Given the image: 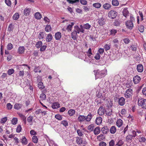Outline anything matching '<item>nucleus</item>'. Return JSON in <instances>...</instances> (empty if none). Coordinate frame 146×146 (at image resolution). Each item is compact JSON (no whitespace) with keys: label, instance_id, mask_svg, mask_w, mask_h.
<instances>
[{"label":"nucleus","instance_id":"obj_57","mask_svg":"<svg viewBox=\"0 0 146 146\" xmlns=\"http://www.w3.org/2000/svg\"><path fill=\"white\" fill-rule=\"evenodd\" d=\"M21 129L22 127L21 125H19L17 127L16 129V131L18 133H19L21 131Z\"/></svg>","mask_w":146,"mask_h":146},{"label":"nucleus","instance_id":"obj_50","mask_svg":"<svg viewBox=\"0 0 146 146\" xmlns=\"http://www.w3.org/2000/svg\"><path fill=\"white\" fill-rule=\"evenodd\" d=\"M91 27V25L90 24L87 23L84 25L83 27L86 29H89Z\"/></svg>","mask_w":146,"mask_h":146},{"label":"nucleus","instance_id":"obj_48","mask_svg":"<svg viewBox=\"0 0 146 146\" xmlns=\"http://www.w3.org/2000/svg\"><path fill=\"white\" fill-rule=\"evenodd\" d=\"M13 44L10 43H9L7 46V48L8 50H11L13 48Z\"/></svg>","mask_w":146,"mask_h":146},{"label":"nucleus","instance_id":"obj_41","mask_svg":"<svg viewBox=\"0 0 146 146\" xmlns=\"http://www.w3.org/2000/svg\"><path fill=\"white\" fill-rule=\"evenodd\" d=\"M138 29L139 31L141 33L143 32L144 30V26L142 25H140L138 26Z\"/></svg>","mask_w":146,"mask_h":146},{"label":"nucleus","instance_id":"obj_31","mask_svg":"<svg viewBox=\"0 0 146 146\" xmlns=\"http://www.w3.org/2000/svg\"><path fill=\"white\" fill-rule=\"evenodd\" d=\"M92 5L94 7L96 8L99 9L101 7L102 4L101 3L98 2L93 3Z\"/></svg>","mask_w":146,"mask_h":146},{"label":"nucleus","instance_id":"obj_47","mask_svg":"<svg viewBox=\"0 0 146 146\" xmlns=\"http://www.w3.org/2000/svg\"><path fill=\"white\" fill-rule=\"evenodd\" d=\"M40 98L42 100H44L46 99V96L44 94L42 93L40 95Z\"/></svg>","mask_w":146,"mask_h":146},{"label":"nucleus","instance_id":"obj_52","mask_svg":"<svg viewBox=\"0 0 146 146\" xmlns=\"http://www.w3.org/2000/svg\"><path fill=\"white\" fill-rule=\"evenodd\" d=\"M77 132L78 135L80 136L81 137L83 135V134L82 131L80 129L77 130Z\"/></svg>","mask_w":146,"mask_h":146},{"label":"nucleus","instance_id":"obj_63","mask_svg":"<svg viewBox=\"0 0 146 146\" xmlns=\"http://www.w3.org/2000/svg\"><path fill=\"white\" fill-rule=\"evenodd\" d=\"M130 48H131V49L132 51H135L137 50V48L136 46L134 45H132L131 46Z\"/></svg>","mask_w":146,"mask_h":146},{"label":"nucleus","instance_id":"obj_3","mask_svg":"<svg viewBox=\"0 0 146 146\" xmlns=\"http://www.w3.org/2000/svg\"><path fill=\"white\" fill-rule=\"evenodd\" d=\"M138 104L143 109H146V99L141 98L138 101Z\"/></svg>","mask_w":146,"mask_h":146},{"label":"nucleus","instance_id":"obj_36","mask_svg":"<svg viewBox=\"0 0 146 146\" xmlns=\"http://www.w3.org/2000/svg\"><path fill=\"white\" fill-rule=\"evenodd\" d=\"M21 142L24 145H26L28 141L25 137H23L21 139Z\"/></svg>","mask_w":146,"mask_h":146},{"label":"nucleus","instance_id":"obj_58","mask_svg":"<svg viewBox=\"0 0 146 146\" xmlns=\"http://www.w3.org/2000/svg\"><path fill=\"white\" fill-rule=\"evenodd\" d=\"M104 48L105 50L106 51L109 50L110 49V45L106 44L105 45Z\"/></svg>","mask_w":146,"mask_h":146},{"label":"nucleus","instance_id":"obj_2","mask_svg":"<svg viewBox=\"0 0 146 146\" xmlns=\"http://www.w3.org/2000/svg\"><path fill=\"white\" fill-rule=\"evenodd\" d=\"M80 30L79 27L78 25H76L74 27V29L71 33V37L74 40L77 39L78 37V33H80Z\"/></svg>","mask_w":146,"mask_h":146},{"label":"nucleus","instance_id":"obj_54","mask_svg":"<svg viewBox=\"0 0 146 146\" xmlns=\"http://www.w3.org/2000/svg\"><path fill=\"white\" fill-rule=\"evenodd\" d=\"M5 2L6 4L8 6H11V2L10 0H5Z\"/></svg>","mask_w":146,"mask_h":146},{"label":"nucleus","instance_id":"obj_20","mask_svg":"<svg viewBox=\"0 0 146 146\" xmlns=\"http://www.w3.org/2000/svg\"><path fill=\"white\" fill-rule=\"evenodd\" d=\"M25 50V48L23 46H20L18 49V52L19 54H23Z\"/></svg>","mask_w":146,"mask_h":146},{"label":"nucleus","instance_id":"obj_22","mask_svg":"<svg viewBox=\"0 0 146 146\" xmlns=\"http://www.w3.org/2000/svg\"><path fill=\"white\" fill-rule=\"evenodd\" d=\"M76 111L74 110L71 109L69 110L68 112V114L70 116H72L74 115Z\"/></svg>","mask_w":146,"mask_h":146},{"label":"nucleus","instance_id":"obj_59","mask_svg":"<svg viewBox=\"0 0 146 146\" xmlns=\"http://www.w3.org/2000/svg\"><path fill=\"white\" fill-rule=\"evenodd\" d=\"M83 8L85 12L89 11L90 9V7L87 6H83Z\"/></svg>","mask_w":146,"mask_h":146},{"label":"nucleus","instance_id":"obj_49","mask_svg":"<svg viewBox=\"0 0 146 146\" xmlns=\"http://www.w3.org/2000/svg\"><path fill=\"white\" fill-rule=\"evenodd\" d=\"M14 72V70L12 68L9 69L7 71V73L9 75H10Z\"/></svg>","mask_w":146,"mask_h":146},{"label":"nucleus","instance_id":"obj_19","mask_svg":"<svg viewBox=\"0 0 146 146\" xmlns=\"http://www.w3.org/2000/svg\"><path fill=\"white\" fill-rule=\"evenodd\" d=\"M113 105L112 102L110 100H106V106L108 108H111Z\"/></svg>","mask_w":146,"mask_h":146},{"label":"nucleus","instance_id":"obj_62","mask_svg":"<svg viewBox=\"0 0 146 146\" xmlns=\"http://www.w3.org/2000/svg\"><path fill=\"white\" fill-rule=\"evenodd\" d=\"M7 107L8 110H11L12 108V105L10 103H8L7 104Z\"/></svg>","mask_w":146,"mask_h":146},{"label":"nucleus","instance_id":"obj_56","mask_svg":"<svg viewBox=\"0 0 146 146\" xmlns=\"http://www.w3.org/2000/svg\"><path fill=\"white\" fill-rule=\"evenodd\" d=\"M94 128V126L93 125H89L88 127V129L89 130L92 131Z\"/></svg>","mask_w":146,"mask_h":146},{"label":"nucleus","instance_id":"obj_38","mask_svg":"<svg viewBox=\"0 0 146 146\" xmlns=\"http://www.w3.org/2000/svg\"><path fill=\"white\" fill-rule=\"evenodd\" d=\"M139 139V141L141 142L145 143L146 141V139L141 136H140Z\"/></svg>","mask_w":146,"mask_h":146},{"label":"nucleus","instance_id":"obj_53","mask_svg":"<svg viewBox=\"0 0 146 146\" xmlns=\"http://www.w3.org/2000/svg\"><path fill=\"white\" fill-rule=\"evenodd\" d=\"M67 2H68L70 4H73L74 3H75L76 2H78L79 1V0H66Z\"/></svg>","mask_w":146,"mask_h":146},{"label":"nucleus","instance_id":"obj_4","mask_svg":"<svg viewBox=\"0 0 146 146\" xmlns=\"http://www.w3.org/2000/svg\"><path fill=\"white\" fill-rule=\"evenodd\" d=\"M133 95V90L130 88L127 89L124 94L125 97L127 98H131Z\"/></svg>","mask_w":146,"mask_h":146},{"label":"nucleus","instance_id":"obj_10","mask_svg":"<svg viewBox=\"0 0 146 146\" xmlns=\"http://www.w3.org/2000/svg\"><path fill=\"white\" fill-rule=\"evenodd\" d=\"M141 80L140 77L139 76L137 75L133 78V82L135 84L138 83Z\"/></svg>","mask_w":146,"mask_h":146},{"label":"nucleus","instance_id":"obj_42","mask_svg":"<svg viewBox=\"0 0 146 146\" xmlns=\"http://www.w3.org/2000/svg\"><path fill=\"white\" fill-rule=\"evenodd\" d=\"M106 113L107 115L109 116L112 114V110L111 109H108L107 111H106Z\"/></svg>","mask_w":146,"mask_h":146},{"label":"nucleus","instance_id":"obj_16","mask_svg":"<svg viewBox=\"0 0 146 146\" xmlns=\"http://www.w3.org/2000/svg\"><path fill=\"white\" fill-rule=\"evenodd\" d=\"M54 36L56 40H59L62 36L61 33L59 32H57L55 34Z\"/></svg>","mask_w":146,"mask_h":146},{"label":"nucleus","instance_id":"obj_17","mask_svg":"<svg viewBox=\"0 0 146 146\" xmlns=\"http://www.w3.org/2000/svg\"><path fill=\"white\" fill-rule=\"evenodd\" d=\"M123 124L122 120L120 119H117L116 123V125L119 127H120Z\"/></svg>","mask_w":146,"mask_h":146},{"label":"nucleus","instance_id":"obj_64","mask_svg":"<svg viewBox=\"0 0 146 146\" xmlns=\"http://www.w3.org/2000/svg\"><path fill=\"white\" fill-rule=\"evenodd\" d=\"M142 93L143 95H144L146 98V88H144L142 90Z\"/></svg>","mask_w":146,"mask_h":146},{"label":"nucleus","instance_id":"obj_6","mask_svg":"<svg viewBox=\"0 0 146 146\" xmlns=\"http://www.w3.org/2000/svg\"><path fill=\"white\" fill-rule=\"evenodd\" d=\"M117 15V12L113 10L110 11L108 13L109 17L111 19L115 18Z\"/></svg>","mask_w":146,"mask_h":146},{"label":"nucleus","instance_id":"obj_14","mask_svg":"<svg viewBox=\"0 0 146 146\" xmlns=\"http://www.w3.org/2000/svg\"><path fill=\"white\" fill-rule=\"evenodd\" d=\"M101 131L104 134H107L109 131V129L107 126H104L101 129Z\"/></svg>","mask_w":146,"mask_h":146},{"label":"nucleus","instance_id":"obj_61","mask_svg":"<svg viewBox=\"0 0 146 146\" xmlns=\"http://www.w3.org/2000/svg\"><path fill=\"white\" fill-rule=\"evenodd\" d=\"M115 144V142L112 139L109 143V146H114Z\"/></svg>","mask_w":146,"mask_h":146},{"label":"nucleus","instance_id":"obj_25","mask_svg":"<svg viewBox=\"0 0 146 146\" xmlns=\"http://www.w3.org/2000/svg\"><path fill=\"white\" fill-rule=\"evenodd\" d=\"M60 107V104L57 102L54 103L52 106V107L53 109H57Z\"/></svg>","mask_w":146,"mask_h":146},{"label":"nucleus","instance_id":"obj_51","mask_svg":"<svg viewBox=\"0 0 146 146\" xmlns=\"http://www.w3.org/2000/svg\"><path fill=\"white\" fill-rule=\"evenodd\" d=\"M55 117L57 119L61 120L62 119V115L60 114H56L55 115Z\"/></svg>","mask_w":146,"mask_h":146},{"label":"nucleus","instance_id":"obj_12","mask_svg":"<svg viewBox=\"0 0 146 146\" xmlns=\"http://www.w3.org/2000/svg\"><path fill=\"white\" fill-rule=\"evenodd\" d=\"M46 35V33L43 30L40 31L38 35V38L39 39H43Z\"/></svg>","mask_w":146,"mask_h":146},{"label":"nucleus","instance_id":"obj_40","mask_svg":"<svg viewBox=\"0 0 146 146\" xmlns=\"http://www.w3.org/2000/svg\"><path fill=\"white\" fill-rule=\"evenodd\" d=\"M19 17V15L18 13H15L13 16V19L14 20H17Z\"/></svg>","mask_w":146,"mask_h":146},{"label":"nucleus","instance_id":"obj_7","mask_svg":"<svg viewBox=\"0 0 146 146\" xmlns=\"http://www.w3.org/2000/svg\"><path fill=\"white\" fill-rule=\"evenodd\" d=\"M105 111L104 108L103 106H101L98 110V113L99 115L102 116L104 114Z\"/></svg>","mask_w":146,"mask_h":146},{"label":"nucleus","instance_id":"obj_8","mask_svg":"<svg viewBox=\"0 0 146 146\" xmlns=\"http://www.w3.org/2000/svg\"><path fill=\"white\" fill-rule=\"evenodd\" d=\"M127 27L130 29H132L133 27V23L132 21H127L125 23Z\"/></svg>","mask_w":146,"mask_h":146},{"label":"nucleus","instance_id":"obj_33","mask_svg":"<svg viewBox=\"0 0 146 146\" xmlns=\"http://www.w3.org/2000/svg\"><path fill=\"white\" fill-rule=\"evenodd\" d=\"M38 86L40 89H42L45 88V87L43 85V83L42 82H40L38 84Z\"/></svg>","mask_w":146,"mask_h":146},{"label":"nucleus","instance_id":"obj_26","mask_svg":"<svg viewBox=\"0 0 146 146\" xmlns=\"http://www.w3.org/2000/svg\"><path fill=\"white\" fill-rule=\"evenodd\" d=\"M31 9L26 8L24 10V15L26 16H28L30 12Z\"/></svg>","mask_w":146,"mask_h":146},{"label":"nucleus","instance_id":"obj_13","mask_svg":"<svg viewBox=\"0 0 146 146\" xmlns=\"http://www.w3.org/2000/svg\"><path fill=\"white\" fill-rule=\"evenodd\" d=\"M93 116V115L91 113H89L87 116H85L86 121H90Z\"/></svg>","mask_w":146,"mask_h":146},{"label":"nucleus","instance_id":"obj_5","mask_svg":"<svg viewBox=\"0 0 146 146\" xmlns=\"http://www.w3.org/2000/svg\"><path fill=\"white\" fill-rule=\"evenodd\" d=\"M76 142L77 144L79 145L81 144L86 145L87 143V142L86 140H83V138L80 137H76Z\"/></svg>","mask_w":146,"mask_h":146},{"label":"nucleus","instance_id":"obj_32","mask_svg":"<svg viewBox=\"0 0 146 146\" xmlns=\"http://www.w3.org/2000/svg\"><path fill=\"white\" fill-rule=\"evenodd\" d=\"M52 30V27L50 25H47L45 27V31L47 32L51 31Z\"/></svg>","mask_w":146,"mask_h":146},{"label":"nucleus","instance_id":"obj_39","mask_svg":"<svg viewBox=\"0 0 146 146\" xmlns=\"http://www.w3.org/2000/svg\"><path fill=\"white\" fill-rule=\"evenodd\" d=\"M111 5L108 3H105L103 5V8L106 9H108L111 7Z\"/></svg>","mask_w":146,"mask_h":146},{"label":"nucleus","instance_id":"obj_11","mask_svg":"<svg viewBox=\"0 0 146 146\" xmlns=\"http://www.w3.org/2000/svg\"><path fill=\"white\" fill-rule=\"evenodd\" d=\"M77 119L80 123L86 121L85 116L84 115H79L77 118Z\"/></svg>","mask_w":146,"mask_h":146},{"label":"nucleus","instance_id":"obj_43","mask_svg":"<svg viewBox=\"0 0 146 146\" xmlns=\"http://www.w3.org/2000/svg\"><path fill=\"white\" fill-rule=\"evenodd\" d=\"M13 25L12 23H11L8 27V30L9 32L13 31Z\"/></svg>","mask_w":146,"mask_h":146},{"label":"nucleus","instance_id":"obj_60","mask_svg":"<svg viewBox=\"0 0 146 146\" xmlns=\"http://www.w3.org/2000/svg\"><path fill=\"white\" fill-rule=\"evenodd\" d=\"M61 124L65 127L68 125V123L67 121L66 120H63L62 121Z\"/></svg>","mask_w":146,"mask_h":146},{"label":"nucleus","instance_id":"obj_28","mask_svg":"<svg viewBox=\"0 0 146 146\" xmlns=\"http://www.w3.org/2000/svg\"><path fill=\"white\" fill-rule=\"evenodd\" d=\"M110 133L112 134L115 133L116 131V129L115 127L114 126H112L110 129Z\"/></svg>","mask_w":146,"mask_h":146},{"label":"nucleus","instance_id":"obj_27","mask_svg":"<svg viewBox=\"0 0 146 146\" xmlns=\"http://www.w3.org/2000/svg\"><path fill=\"white\" fill-rule=\"evenodd\" d=\"M74 23L73 22H71L70 24L66 28V30L68 32L71 31L72 28L74 25Z\"/></svg>","mask_w":146,"mask_h":146},{"label":"nucleus","instance_id":"obj_24","mask_svg":"<svg viewBox=\"0 0 146 146\" xmlns=\"http://www.w3.org/2000/svg\"><path fill=\"white\" fill-rule=\"evenodd\" d=\"M101 131L100 128L99 127H96L94 130V132L95 135L98 134Z\"/></svg>","mask_w":146,"mask_h":146},{"label":"nucleus","instance_id":"obj_34","mask_svg":"<svg viewBox=\"0 0 146 146\" xmlns=\"http://www.w3.org/2000/svg\"><path fill=\"white\" fill-rule=\"evenodd\" d=\"M22 106V105L19 104H15L14 106V108L15 109L19 110L21 109Z\"/></svg>","mask_w":146,"mask_h":146},{"label":"nucleus","instance_id":"obj_21","mask_svg":"<svg viewBox=\"0 0 146 146\" xmlns=\"http://www.w3.org/2000/svg\"><path fill=\"white\" fill-rule=\"evenodd\" d=\"M102 121V119L100 116L97 117L96 120V123L98 125H100L101 124Z\"/></svg>","mask_w":146,"mask_h":146},{"label":"nucleus","instance_id":"obj_37","mask_svg":"<svg viewBox=\"0 0 146 146\" xmlns=\"http://www.w3.org/2000/svg\"><path fill=\"white\" fill-rule=\"evenodd\" d=\"M18 119L17 118L14 117L11 121V123L14 125L16 124L17 123Z\"/></svg>","mask_w":146,"mask_h":146},{"label":"nucleus","instance_id":"obj_35","mask_svg":"<svg viewBox=\"0 0 146 146\" xmlns=\"http://www.w3.org/2000/svg\"><path fill=\"white\" fill-rule=\"evenodd\" d=\"M19 116L21 117V118L22 119V120L23 121H24L25 123V124L26 123V118L25 117V116L21 113H19Z\"/></svg>","mask_w":146,"mask_h":146},{"label":"nucleus","instance_id":"obj_18","mask_svg":"<svg viewBox=\"0 0 146 146\" xmlns=\"http://www.w3.org/2000/svg\"><path fill=\"white\" fill-rule=\"evenodd\" d=\"M105 20L103 17L101 18L98 19V23L100 26H102L105 24Z\"/></svg>","mask_w":146,"mask_h":146},{"label":"nucleus","instance_id":"obj_15","mask_svg":"<svg viewBox=\"0 0 146 146\" xmlns=\"http://www.w3.org/2000/svg\"><path fill=\"white\" fill-rule=\"evenodd\" d=\"M137 70L138 72H142L143 70V66L141 64H139L137 65Z\"/></svg>","mask_w":146,"mask_h":146},{"label":"nucleus","instance_id":"obj_30","mask_svg":"<svg viewBox=\"0 0 146 146\" xmlns=\"http://www.w3.org/2000/svg\"><path fill=\"white\" fill-rule=\"evenodd\" d=\"M133 137L132 136V135H127L126 137V140L127 142H129L131 141Z\"/></svg>","mask_w":146,"mask_h":146},{"label":"nucleus","instance_id":"obj_9","mask_svg":"<svg viewBox=\"0 0 146 146\" xmlns=\"http://www.w3.org/2000/svg\"><path fill=\"white\" fill-rule=\"evenodd\" d=\"M118 103L120 106H123L125 104V99L123 97L118 98Z\"/></svg>","mask_w":146,"mask_h":146},{"label":"nucleus","instance_id":"obj_29","mask_svg":"<svg viewBox=\"0 0 146 146\" xmlns=\"http://www.w3.org/2000/svg\"><path fill=\"white\" fill-rule=\"evenodd\" d=\"M123 15L124 16L127 18L129 15V12L126 9H124L123 11Z\"/></svg>","mask_w":146,"mask_h":146},{"label":"nucleus","instance_id":"obj_55","mask_svg":"<svg viewBox=\"0 0 146 146\" xmlns=\"http://www.w3.org/2000/svg\"><path fill=\"white\" fill-rule=\"evenodd\" d=\"M7 120V117H5L2 118L1 119L0 122L2 123H4L6 122Z\"/></svg>","mask_w":146,"mask_h":146},{"label":"nucleus","instance_id":"obj_45","mask_svg":"<svg viewBox=\"0 0 146 146\" xmlns=\"http://www.w3.org/2000/svg\"><path fill=\"white\" fill-rule=\"evenodd\" d=\"M104 139V136L102 134H101L100 135L98 136L97 137V139L98 140L100 141L102 140H103Z\"/></svg>","mask_w":146,"mask_h":146},{"label":"nucleus","instance_id":"obj_46","mask_svg":"<svg viewBox=\"0 0 146 146\" xmlns=\"http://www.w3.org/2000/svg\"><path fill=\"white\" fill-rule=\"evenodd\" d=\"M124 143V142L122 140H120L118 141L116 145L117 146H121Z\"/></svg>","mask_w":146,"mask_h":146},{"label":"nucleus","instance_id":"obj_1","mask_svg":"<svg viewBox=\"0 0 146 146\" xmlns=\"http://www.w3.org/2000/svg\"><path fill=\"white\" fill-rule=\"evenodd\" d=\"M95 76V79L102 78L106 75L107 72L106 70H97L94 71Z\"/></svg>","mask_w":146,"mask_h":146},{"label":"nucleus","instance_id":"obj_44","mask_svg":"<svg viewBox=\"0 0 146 146\" xmlns=\"http://www.w3.org/2000/svg\"><path fill=\"white\" fill-rule=\"evenodd\" d=\"M112 3L113 6H117L119 4V2L117 0H113L112 1Z\"/></svg>","mask_w":146,"mask_h":146},{"label":"nucleus","instance_id":"obj_23","mask_svg":"<svg viewBox=\"0 0 146 146\" xmlns=\"http://www.w3.org/2000/svg\"><path fill=\"white\" fill-rule=\"evenodd\" d=\"M52 39V36L51 34L50 33L47 35L46 38V41L47 42H50Z\"/></svg>","mask_w":146,"mask_h":146}]
</instances>
